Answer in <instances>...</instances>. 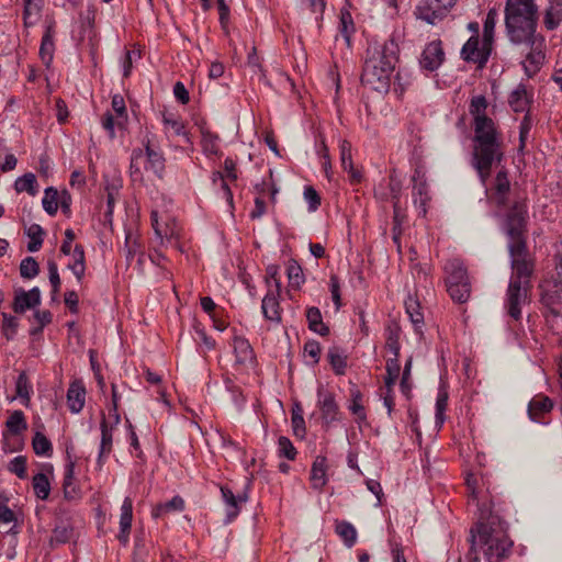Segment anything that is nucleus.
<instances>
[{
	"instance_id": "f257e3e1",
	"label": "nucleus",
	"mask_w": 562,
	"mask_h": 562,
	"mask_svg": "<svg viewBox=\"0 0 562 562\" xmlns=\"http://www.w3.org/2000/svg\"><path fill=\"white\" fill-rule=\"evenodd\" d=\"M486 193L490 202L497 207L507 209L504 231L509 238L513 274L507 289L506 306L508 314L518 319L521 315V305L526 304L528 299L533 271L525 236L528 221L527 196L512 188L504 168L497 171L491 186L486 187Z\"/></svg>"
},
{
	"instance_id": "f03ea898",
	"label": "nucleus",
	"mask_w": 562,
	"mask_h": 562,
	"mask_svg": "<svg viewBox=\"0 0 562 562\" xmlns=\"http://www.w3.org/2000/svg\"><path fill=\"white\" fill-rule=\"evenodd\" d=\"M486 109L487 101L484 95L472 98L469 108L474 133L472 166L485 187L491 169L497 167L504 157L502 133L495 122L486 115Z\"/></svg>"
},
{
	"instance_id": "7ed1b4c3",
	"label": "nucleus",
	"mask_w": 562,
	"mask_h": 562,
	"mask_svg": "<svg viewBox=\"0 0 562 562\" xmlns=\"http://www.w3.org/2000/svg\"><path fill=\"white\" fill-rule=\"evenodd\" d=\"M397 61V45L394 41L374 43L367 49V58L361 75L364 86L379 92H386Z\"/></svg>"
},
{
	"instance_id": "20e7f679",
	"label": "nucleus",
	"mask_w": 562,
	"mask_h": 562,
	"mask_svg": "<svg viewBox=\"0 0 562 562\" xmlns=\"http://www.w3.org/2000/svg\"><path fill=\"white\" fill-rule=\"evenodd\" d=\"M538 7L535 0H507L505 25L510 42L530 45L536 43Z\"/></svg>"
},
{
	"instance_id": "39448f33",
	"label": "nucleus",
	"mask_w": 562,
	"mask_h": 562,
	"mask_svg": "<svg viewBox=\"0 0 562 562\" xmlns=\"http://www.w3.org/2000/svg\"><path fill=\"white\" fill-rule=\"evenodd\" d=\"M472 544L479 547L488 562L496 559L498 562L506 557L510 550L513 542L501 529H493L490 525L479 522L476 529H472Z\"/></svg>"
},
{
	"instance_id": "423d86ee",
	"label": "nucleus",
	"mask_w": 562,
	"mask_h": 562,
	"mask_svg": "<svg viewBox=\"0 0 562 562\" xmlns=\"http://www.w3.org/2000/svg\"><path fill=\"white\" fill-rule=\"evenodd\" d=\"M445 273H446V285L449 295H457L458 290L454 288L456 284H471L469 281V276L467 268L463 262L453 258L446 262L445 265Z\"/></svg>"
},
{
	"instance_id": "0eeeda50",
	"label": "nucleus",
	"mask_w": 562,
	"mask_h": 562,
	"mask_svg": "<svg viewBox=\"0 0 562 562\" xmlns=\"http://www.w3.org/2000/svg\"><path fill=\"white\" fill-rule=\"evenodd\" d=\"M151 225L161 245H164L165 240L171 243L172 240H178L180 237V227L173 218L167 215H161V218H159L158 212L153 211Z\"/></svg>"
},
{
	"instance_id": "6e6552de",
	"label": "nucleus",
	"mask_w": 562,
	"mask_h": 562,
	"mask_svg": "<svg viewBox=\"0 0 562 562\" xmlns=\"http://www.w3.org/2000/svg\"><path fill=\"white\" fill-rule=\"evenodd\" d=\"M490 54L491 44H486V42L483 41L482 46H480L477 36H471L461 49L462 58L465 61L477 64L479 67H483L486 64Z\"/></svg>"
},
{
	"instance_id": "1a4fd4ad",
	"label": "nucleus",
	"mask_w": 562,
	"mask_h": 562,
	"mask_svg": "<svg viewBox=\"0 0 562 562\" xmlns=\"http://www.w3.org/2000/svg\"><path fill=\"white\" fill-rule=\"evenodd\" d=\"M281 282H276V289L269 283V289L262 299L261 310L265 318L270 322L280 323L282 310L280 307Z\"/></svg>"
},
{
	"instance_id": "9d476101",
	"label": "nucleus",
	"mask_w": 562,
	"mask_h": 562,
	"mask_svg": "<svg viewBox=\"0 0 562 562\" xmlns=\"http://www.w3.org/2000/svg\"><path fill=\"white\" fill-rule=\"evenodd\" d=\"M413 199L418 214L425 216L427 213V204L430 200L428 186L425 179V173L422 169H416L413 175Z\"/></svg>"
},
{
	"instance_id": "9b49d317",
	"label": "nucleus",
	"mask_w": 562,
	"mask_h": 562,
	"mask_svg": "<svg viewBox=\"0 0 562 562\" xmlns=\"http://www.w3.org/2000/svg\"><path fill=\"white\" fill-rule=\"evenodd\" d=\"M448 12V9L442 8L438 0H422L416 8L415 14L418 19L434 25L442 20Z\"/></svg>"
},
{
	"instance_id": "f8f14e48",
	"label": "nucleus",
	"mask_w": 562,
	"mask_h": 562,
	"mask_svg": "<svg viewBox=\"0 0 562 562\" xmlns=\"http://www.w3.org/2000/svg\"><path fill=\"white\" fill-rule=\"evenodd\" d=\"M317 405L319 407L322 419L328 426L339 420V407L335 401V396L330 392L319 387L317 391Z\"/></svg>"
},
{
	"instance_id": "ddd939ff",
	"label": "nucleus",
	"mask_w": 562,
	"mask_h": 562,
	"mask_svg": "<svg viewBox=\"0 0 562 562\" xmlns=\"http://www.w3.org/2000/svg\"><path fill=\"white\" fill-rule=\"evenodd\" d=\"M445 60V52L440 41H432L424 48L419 64L423 69L434 71L440 67Z\"/></svg>"
},
{
	"instance_id": "4468645a",
	"label": "nucleus",
	"mask_w": 562,
	"mask_h": 562,
	"mask_svg": "<svg viewBox=\"0 0 562 562\" xmlns=\"http://www.w3.org/2000/svg\"><path fill=\"white\" fill-rule=\"evenodd\" d=\"M553 408V402L546 395L538 394L532 397L528 405V413L532 420L538 423H546L544 416Z\"/></svg>"
},
{
	"instance_id": "2eb2a0df",
	"label": "nucleus",
	"mask_w": 562,
	"mask_h": 562,
	"mask_svg": "<svg viewBox=\"0 0 562 562\" xmlns=\"http://www.w3.org/2000/svg\"><path fill=\"white\" fill-rule=\"evenodd\" d=\"M86 403V387L80 380L70 383L67 391V405L71 413L78 414L82 411Z\"/></svg>"
},
{
	"instance_id": "dca6fc26",
	"label": "nucleus",
	"mask_w": 562,
	"mask_h": 562,
	"mask_svg": "<svg viewBox=\"0 0 562 562\" xmlns=\"http://www.w3.org/2000/svg\"><path fill=\"white\" fill-rule=\"evenodd\" d=\"M54 34H55V21L50 20L46 25V30L42 37V42H41V46H40V58L46 67L50 66L53 58H54V52H55Z\"/></svg>"
},
{
	"instance_id": "f3484780",
	"label": "nucleus",
	"mask_w": 562,
	"mask_h": 562,
	"mask_svg": "<svg viewBox=\"0 0 562 562\" xmlns=\"http://www.w3.org/2000/svg\"><path fill=\"white\" fill-rule=\"evenodd\" d=\"M133 520V502L130 497H125L121 506L120 515V532L117 539L123 546L128 542V536L131 531Z\"/></svg>"
},
{
	"instance_id": "a211bd4d",
	"label": "nucleus",
	"mask_w": 562,
	"mask_h": 562,
	"mask_svg": "<svg viewBox=\"0 0 562 562\" xmlns=\"http://www.w3.org/2000/svg\"><path fill=\"white\" fill-rule=\"evenodd\" d=\"M41 303V292L38 288L25 292L20 291L15 294L13 310L15 313H24L29 308H33Z\"/></svg>"
},
{
	"instance_id": "6ab92c4d",
	"label": "nucleus",
	"mask_w": 562,
	"mask_h": 562,
	"mask_svg": "<svg viewBox=\"0 0 562 562\" xmlns=\"http://www.w3.org/2000/svg\"><path fill=\"white\" fill-rule=\"evenodd\" d=\"M221 493L226 506L227 521H232L239 514L240 505L246 503L247 495L244 493L236 496L227 486H222Z\"/></svg>"
},
{
	"instance_id": "aec40b11",
	"label": "nucleus",
	"mask_w": 562,
	"mask_h": 562,
	"mask_svg": "<svg viewBox=\"0 0 562 562\" xmlns=\"http://www.w3.org/2000/svg\"><path fill=\"white\" fill-rule=\"evenodd\" d=\"M117 424H114V419L109 417L106 419L104 416L101 420V442H100V451H99V462H102V459L106 457L112 450L113 442V429Z\"/></svg>"
},
{
	"instance_id": "412c9836",
	"label": "nucleus",
	"mask_w": 562,
	"mask_h": 562,
	"mask_svg": "<svg viewBox=\"0 0 562 562\" xmlns=\"http://www.w3.org/2000/svg\"><path fill=\"white\" fill-rule=\"evenodd\" d=\"M162 123L165 126V133L168 136L169 135L181 136L186 139L187 143H190V138L186 131L184 123L180 119L179 115L171 113V112H164L162 113Z\"/></svg>"
},
{
	"instance_id": "4be33fe9",
	"label": "nucleus",
	"mask_w": 562,
	"mask_h": 562,
	"mask_svg": "<svg viewBox=\"0 0 562 562\" xmlns=\"http://www.w3.org/2000/svg\"><path fill=\"white\" fill-rule=\"evenodd\" d=\"M530 94L525 85H518L509 94L508 103L513 111L524 112L528 109L530 103Z\"/></svg>"
},
{
	"instance_id": "5701e85b",
	"label": "nucleus",
	"mask_w": 562,
	"mask_h": 562,
	"mask_svg": "<svg viewBox=\"0 0 562 562\" xmlns=\"http://www.w3.org/2000/svg\"><path fill=\"white\" fill-rule=\"evenodd\" d=\"M145 157H146V166L147 170L153 171L158 178L162 177L165 171V158L162 154L150 147L149 143H147L145 147Z\"/></svg>"
},
{
	"instance_id": "b1692460",
	"label": "nucleus",
	"mask_w": 562,
	"mask_h": 562,
	"mask_svg": "<svg viewBox=\"0 0 562 562\" xmlns=\"http://www.w3.org/2000/svg\"><path fill=\"white\" fill-rule=\"evenodd\" d=\"M327 461L325 457H317L311 470V483L315 490H322L327 483Z\"/></svg>"
},
{
	"instance_id": "393cba45",
	"label": "nucleus",
	"mask_w": 562,
	"mask_h": 562,
	"mask_svg": "<svg viewBox=\"0 0 562 562\" xmlns=\"http://www.w3.org/2000/svg\"><path fill=\"white\" fill-rule=\"evenodd\" d=\"M530 47L526 58L522 60V67L528 77H532L540 69L544 55L540 49L535 47V43L527 45Z\"/></svg>"
},
{
	"instance_id": "a878e982",
	"label": "nucleus",
	"mask_w": 562,
	"mask_h": 562,
	"mask_svg": "<svg viewBox=\"0 0 562 562\" xmlns=\"http://www.w3.org/2000/svg\"><path fill=\"white\" fill-rule=\"evenodd\" d=\"M124 252H125V259H126L127 266H130L132 263V260L135 257H137L138 266L142 265L143 258H144V252L142 250V245H140L137 236H135L131 233L126 234Z\"/></svg>"
},
{
	"instance_id": "bb28decb",
	"label": "nucleus",
	"mask_w": 562,
	"mask_h": 562,
	"mask_svg": "<svg viewBox=\"0 0 562 562\" xmlns=\"http://www.w3.org/2000/svg\"><path fill=\"white\" fill-rule=\"evenodd\" d=\"M233 347L236 356V361L238 363L246 364L252 361L254 352L248 340L241 337H235Z\"/></svg>"
},
{
	"instance_id": "cd10ccee",
	"label": "nucleus",
	"mask_w": 562,
	"mask_h": 562,
	"mask_svg": "<svg viewBox=\"0 0 562 562\" xmlns=\"http://www.w3.org/2000/svg\"><path fill=\"white\" fill-rule=\"evenodd\" d=\"M560 290L552 288V284L549 281H546L542 285L541 301L554 315L559 314L557 306L560 303Z\"/></svg>"
},
{
	"instance_id": "c85d7f7f",
	"label": "nucleus",
	"mask_w": 562,
	"mask_h": 562,
	"mask_svg": "<svg viewBox=\"0 0 562 562\" xmlns=\"http://www.w3.org/2000/svg\"><path fill=\"white\" fill-rule=\"evenodd\" d=\"M306 319L308 323V328L312 331L321 336H326L329 333V328L323 323V317L319 308L314 306L307 308Z\"/></svg>"
},
{
	"instance_id": "c756f323",
	"label": "nucleus",
	"mask_w": 562,
	"mask_h": 562,
	"mask_svg": "<svg viewBox=\"0 0 562 562\" xmlns=\"http://www.w3.org/2000/svg\"><path fill=\"white\" fill-rule=\"evenodd\" d=\"M111 108H112L111 112L116 116L117 130L125 128L127 121H128V115H127L124 98L121 94H114L112 97Z\"/></svg>"
},
{
	"instance_id": "7c9ffc66",
	"label": "nucleus",
	"mask_w": 562,
	"mask_h": 562,
	"mask_svg": "<svg viewBox=\"0 0 562 562\" xmlns=\"http://www.w3.org/2000/svg\"><path fill=\"white\" fill-rule=\"evenodd\" d=\"M70 255L72 257V262L68 265V268L76 276L77 280L81 282L86 271L85 251L82 246L76 245Z\"/></svg>"
},
{
	"instance_id": "2f4dec72",
	"label": "nucleus",
	"mask_w": 562,
	"mask_h": 562,
	"mask_svg": "<svg viewBox=\"0 0 562 562\" xmlns=\"http://www.w3.org/2000/svg\"><path fill=\"white\" fill-rule=\"evenodd\" d=\"M184 509V501L180 496H173L170 501L156 505L153 509V517L159 518L168 513L182 512Z\"/></svg>"
},
{
	"instance_id": "473e14b6",
	"label": "nucleus",
	"mask_w": 562,
	"mask_h": 562,
	"mask_svg": "<svg viewBox=\"0 0 562 562\" xmlns=\"http://www.w3.org/2000/svg\"><path fill=\"white\" fill-rule=\"evenodd\" d=\"M562 21V0H550L547 9L544 24L548 30H554Z\"/></svg>"
},
{
	"instance_id": "72a5a7b5",
	"label": "nucleus",
	"mask_w": 562,
	"mask_h": 562,
	"mask_svg": "<svg viewBox=\"0 0 562 562\" xmlns=\"http://www.w3.org/2000/svg\"><path fill=\"white\" fill-rule=\"evenodd\" d=\"M14 189L19 193L27 192L30 195L35 196L38 193V186L35 175L27 172L22 177H19L14 182Z\"/></svg>"
},
{
	"instance_id": "f704fd0d",
	"label": "nucleus",
	"mask_w": 562,
	"mask_h": 562,
	"mask_svg": "<svg viewBox=\"0 0 562 562\" xmlns=\"http://www.w3.org/2000/svg\"><path fill=\"white\" fill-rule=\"evenodd\" d=\"M336 533L341 538L345 546L351 548L357 541V530L348 521H337L335 526Z\"/></svg>"
},
{
	"instance_id": "c9c22d12",
	"label": "nucleus",
	"mask_w": 562,
	"mask_h": 562,
	"mask_svg": "<svg viewBox=\"0 0 562 562\" xmlns=\"http://www.w3.org/2000/svg\"><path fill=\"white\" fill-rule=\"evenodd\" d=\"M351 401L348 406L349 411L356 417L357 423L366 422L367 414L362 404V394L359 390H352L350 393Z\"/></svg>"
},
{
	"instance_id": "e433bc0d",
	"label": "nucleus",
	"mask_w": 562,
	"mask_h": 562,
	"mask_svg": "<svg viewBox=\"0 0 562 562\" xmlns=\"http://www.w3.org/2000/svg\"><path fill=\"white\" fill-rule=\"evenodd\" d=\"M5 426L8 431L12 435H20L27 429L25 416L22 411H14L9 416Z\"/></svg>"
},
{
	"instance_id": "4c0bfd02",
	"label": "nucleus",
	"mask_w": 562,
	"mask_h": 562,
	"mask_svg": "<svg viewBox=\"0 0 562 562\" xmlns=\"http://www.w3.org/2000/svg\"><path fill=\"white\" fill-rule=\"evenodd\" d=\"M42 12V1H34L32 3H26L23 10V22L25 27H31L35 25L41 16Z\"/></svg>"
},
{
	"instance_id": "58836bf2",
	"label": "nucleus",
	"mask_w": 562,
	"mask_h": 562,
	"mask_svg": "<svg viewBox=\"0 0 562 562\" xmlns=\"http://www.w3.org/2000/svg\"><path fill=\"white\" fill-rule=\"evenodd\" d=\"M286 274L289 279V286L300 289L304 283L305 278L301 266L295 260H290L286 266Z\"/></svg>"
},
{
	"instance_id": "ea45409f",
	"label": "nucleus",
	"mask_w": 562,
	"mask_h": 562,
	"mask_svg": "<svg viewBox=\"0 0 562 562\" xmlns=\"http://www.w3.org/2000/svg\"><path fill=\"white\" fill-rule=\"evenodd\" d=\"M405 308H406V313H407L411 322L415 326V328L419 329L424 323V315L420 312V305H419L418 301L414 297H408L405 301Z\"/></svg>"
},
{
	"instance_id": "a19ab883",
	"label": "nucleus",
	"mask_w": 562,
	"mask_h": 562,
	"mask_svg": "<svg viewBox=\"0 0 562 562\" xmlns=\"http://www.w3.org/2000/svg\"><path fill=\"white\" fill-rule=\"evenodd\" d=\"M32 447H33L34 452L37 456L49 457L53 452L52 442L41 431L35 432L33 440H32Z\"/></svg>"
},
{
	"instance_id": "79ce46f5",
	"label": "nucleus",
	"mask_w": 562,
	"mask_h": 562,
	"mask_svg": "<svg viewBox=\"0 0 562 562\" xmlns=\"http://www.w3.org/2000/svg\"><path fill=\"white\" fill-rule=\"evenodd\" d=\"M64 495L67 499H75L79 497V490L74 482V464L67 467L64 477Z\"/></svg>"
},
{
	"instance_id": "37998d69",
	"label": "nucleus",
	"mask_w": 562,
	"mask_h": 562,
	"mask_svg": "<svg viewBox=\"0 0 562 562\" xmlns=\"http://www.w3.org/2000/svg\"><path fill=\"white\" fill-rule=\"evenodd\" d=\"M58 200H59V195H58V192L56 189H54L53 187L45 189L42 204H43L44 210L49 215H55L57 213Z\"/></svg>"
},
{
	"instance_id": "c03bdc74",
	"label": "nucleus",
	"mask_w": 562,
	"mask_h": 562,
	"mask_svg": "<svg viewBox=\"0 0 562 562\" xmlns=\"http://www.w3.org/2000/svg\"><path fill=\"white\" fill-rule=\"evenodd\" d=\"M33 490L35 495L41 499H46L50 492L48 477L44 473H37L33 477Z\"/></svg>"
},
{
	"instance_id": "a18cd8bd",
	"label": "nucleus",
	"mask_w": 562,
	"mask_h": 562,
	"mask_svg": "<svg viewBox=\"0 0 562 562\" xmlns=\"http://www.w3.org/2000/svg\"><path fill=\"white\" fill-rule=\"evenodd\" d=\"M385 370H386V376L384 379L385 389H387L389 392H391L396 382V379L400 374L398 358L389 359L386 361Z\"/></svg>"
},
{
	"instance_id": "49530a36",
	"label": "nucleus",
	"mask_w": 562,
	"mask_h": 562,
	"mask_svg": "<svg viewBox=\"0 0 562 562\" xmlns=\"http://www.w3.org/2000/svg\"><path fill=\"white\" fill-rule=\"evenodd\" d=\"M329 363L337 374H344L346 369V357L336 347L330 348L327 353Z\"/></svg>"
},
{
	"instance_id": "de8ad7c7",
	"label": "nucleus",
	"mask_w": 562,
	"mask_h": 562,
	"mask_svg": "<svg viewBox=\"0 0 562 562\" xmlns=\"http://www.w3.org/2000/svg\"><path fill=\"white\" fill-rule=\"evenodd\" d=\"M43 229L40 225L33 224L27 229V236L31 241L27 244V250L31 252L37 251L43 244Z\"/></svg>"
},
{
	"instance_id": "09e8293b",
	"label": "nucleus",
	"mask_w": 562,
	"mask_h": 562,
	"mask_svg": "<svg viewBox=\"0 0 562 562\" xmlns=\"http://www.w3.org/2000/svg\"><path fill=\"white\" fill-rule=\"evenodd\" d=\"M498 13L496 9H490L487 12L486 19L484 21V27H483V40L486 42V44L492 45L494 29L496 25Z\"/></svg>"
},
{
	"instance_id": "8fccbe9b",
	"label": "nucleus",
	"mask_w": 562,
	"mask_h": 562,
	"mask_svg": "<svg viewBox=\"0 0 562 562\" xmlns=\"http://www.w3.org/2000/svg\"><path fill=\"white\" fill-rule=\"evenodd\" d=\"M16 395L23 400L24 405H29L31 397V385L25 373H21L18 376L15 384Z\"/></svg>"
},
{
	"instance_id": "3c124183",
	"label": "nucleus",
	"mask_w": 562,
	"mask_h": 562,
	"mask_svg": "<svg viewBox=\"0 0 562 562\" xmlns=\"http://www.w3.org/2000/svg\"><path fill=\"white\" fill-rule=\"evenodd\" d=\"M38 263L33 257H26L21 261L20 273L22 278L33 279L38 274Z\"/></svg>"
},
{
	"instance_id": "603ef678",
	"label": "nucleus",
	"mask_w": 562,
	"mask_h": 562,
	"mask_svg": "<svg viewBox=\"0 0 562 562\" xmlns=\"http://www.w3.org/2000/svg\"><path fill=\"white\" fill-rule=\"evenodd\" d=\"M398 336V329L396 327H387L385 346L387 350L393 355V358H398L400 356Z\"/></svg>"
},
{
	"instance_id": "864d4df0",
	"label": "nucleus",
	"mask_w": 562,
	"mask_h": 562,
	"mask_svg": "<svg viewBox=\"0 0 562 562\" xmlns=\"http://www.w3.org/2000/svg\"><path fill=\"white\" fill-rule=\"evenodd\" d=\"M292 427L296 437L303 438L305 436V420L302 415V409L299 406L292 412Z\"/></svg>"
},
{
	"instance_id": "5fc2aeb1",
	"label": "nucleus",
	"mask_w": 562,
	"mask_h": 562,
	"mask_svg": "<svg viewBox=\"0 0 562 562\" xmlns=\"http://www.w3.org/2000/svg\"><path fill=\"white\" fill-rule=\"evenodd\" d=\"M8 470L11 473H14L19 479L26 477V458L23 456H18L12 459L8 465Z\"/></svg>"
},
{
	"instance_id": "6e6d98bb",
	"label": "nucleus",
	"mask_w": 562,
	"mask_h": 562,
	"mask_svg": "<svg viewBox=\"0 0 562 562\" xmlns=\"http://www.w3.org/2000/svg\"><path fill=\"white\" fill-rule=\"evenodd\" d=\"M339 30L347 45H350V35L353 32V22L349 12H341Z\"/></svg>"
},
{
	"instance_id": "4d7b16f0",
	"label": "nucleus",
	"mask_w": 562,
	"mask_h": 562,
	"mask_svg": "<svg viewBox=\"0 0 562 562\" xmlns=\"http://www.w3.org/2000/svg\"><path fill=\"white\" fill-rule=\"evenodd\" d=\"M279 446V454L289 460H294L296 456V450L292 445L291 440L286 437H280L278 441Z\"/></svg>"
},
{
	"instance_id": "13d9d810",
	"label": "nucleus",
	"mask_w": 562,
	"mask_h": 562,
	"mask_svg": "<svg viewBox=\"0 0 562 562\" xmlns=\"http://www.w3.org/2000/svg\"><path fill=\"white\" fill-rule=\"evenodd\" d=\"M304 199L308 204L310 212H315L321 205V196L311 186L304 188Z\"/></svg>"
},
{
	"instance_id": "bf43d9fd",
	"label": "nucleus",
	"mask_w": 562,
	"mask_h": 562,
	"mask_svg": "<svg viewBox=\"0 0 562 562\" xmlns=\"http://www.w3.org/2000/svg\"><path fill=\"white\" fill-rule=\"evenodd\" d=\"M448 406V394L446 392H439L436 401V422L442 425L445 422V411Z\"/></svg>"
},
{
	"instance_id": "052dcab7",
	"label": "nucleus",
	"mask_w": 562,
	"mask_h": 562,
	"mask_svg": "<svg viewBox=\"0 0 562 562\" xmlns=\"http://www.w3.org/2000/svg\"><path fill=\"white\" fill-rule=\"evenodd\" d=\"M339 149H340L341 166H342L344 170H347L348 168H351V166H352L351 144L348 140L342 139L339 144Z\"/></svg>"
},
{
	"instance_id": "680f3d73",
	"label": "nucleus",
	"mask_w": 562,
	"mask_h": 562,
	"mask_svg": "<svg viewBox=\"0 0 562 562\" xmlns=\"http://www.w3.org/2000/svg\"><path fill=\"white\" fill-rule=\"evenodd\" d=\"M101 125L106 131V133L109 134L110 138H114L115 137V130L117 128V126H116V116L112 112L106 111L102 115V117H101Z\"/></svg>"
},
{
	"instance_id": "e2e57ef3",
	"label": "nucleus",
	"mask_w": 562,
	"mask_h": 562,
	"mask_svg": "<svg viewBox=\"0 0 562 562\" xmlns=\"http://www.w3.org/2000/svg\"><path fill=\"white\" fill-rule=\"evenodd\" d=\"M47 268L49 272V282L53 286V293L56 294L60 288V278L58 273V268L55 261L49 260L47 262Z\"/></svg>"
},
{
	"instance_id": "0e129e2a",
	"label": "nucleus",
	"mask_w": 562,
	"mask_h": 562,
	"mask_svg": "<svg viewBox=\"0 0 562 562\" xmlns=\"http://www.w3.org/2000/svg\"><path fill=\"white\" fill-rule=\"evenodd\" d=\"M321 350L322 349L319 342L315 340L307 341L304 345V353L311 358L313 364L318 362Z\"/></svg>"
},
{
	"instance_id": "69168bd1",
	"label": "nucleus",
	"mask_w": 562,
	"mask_h": 562,
	"mask_svg": "<svg viewBox=\"0 0 562 562\" xmlns=\"http://www.w3.org/2000/svg\"><path fill=\"white\" fill-rule=\"evenodd\" d=\"M2 318H3V322H2L3 331L8 338H11L15 334V330L18 327V321L14 316L7 314V313H2Z\"/></svg>"
},
{
	"instance_id": "338daca9",
	"label": "nucleus",
	"mask_w": 562,
	"mask_h": 562,
	"mask_svg": "<svg viewBox=\"0 0 562 562\" xmlns=\"http://www.w3.org/2000/svg\"><path fill=\"white\" fill-rule=\"evenodd\" d=\"M329 288L331 293V299L335 303L336 310L341 307V296H340V285L337 276H331L329 280Z\"/></svg>"
},
{
	"instance_id": "774afa93",
	"label": "nucleus",
	"mask_w": 562,
	"mask_h": 562,
	"mask_svg": "<svg viewBox=\"0 0 562 562\" xmlns=\"http://www.w3.org/2000/svg\"><path fill=\"white\" fill-rule=\"evenodd\" d=\"M548 281L552 284V288L562 292V256L558 257L554 272Z\"/></svg>"
}]
</instances>
